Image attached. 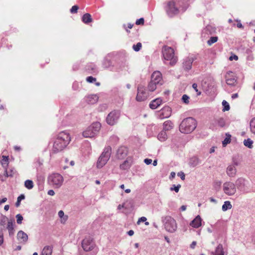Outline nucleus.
<instances>
[{
    "mask_svg": "<svg viewBox=\"0 0 255 255\" xmlns=\"http://www.w3.org/2000/svg\"><path fill=\"white\" fill-rule=\"evenodd\" d=\"M186 9V7L181 6L179 2L175 1H169L165 7V10L169 17H172L180 12L183 13Z\"/></svg>",
    "mask_w": 255,
    "mask_h": 255,
    "instance_id": "3",
    "label": "nucleus"
},
{
    "mask_svg": "<svg viewBox=\"0 0 255 255\" xmlns=\"http://www.w3.org/2000/svg\"><path fill=\"white\" fill-rule=\"evenodd\" d=\"M173 128V124L171 121L168 120L163 123V130L168 131Z\"/></svg>",
    "mask_w": 255,
    "mask_h": 255,
    "instance_id": "29",
    "label": "nucleus"
},
{
    "mask_svg": "<svg viewBox=\"0 0 255 255\" xmlns=\"http://www.w3.org/2000/svg\"><path fill=\"white\" fill-rule=\"evenodd\" d=\"M197 122L192 117H188L182 120L179 125V130L181 133L188 134L195 130L197 127Z\"/></svg>",
    "mask_w": 255,
    "mask_h": 255,
    "instance_id": "2",
    "label": "nucleus"
},
{
    "mask_svg": "<svg viewBox=\"0 0 255 255\" xmlns=\"http://www.w3.org/2000/svg\"><path fill=\"white\" fill-rule=\"evenodd\" d=\"M253 141L249 138H248L247 139H245L244 140V144L245 145V146L249 148H253Z\"/></svg>",
    "mask_w": 255,
    "mask_h": 255,
    "instance_id": "37",
    "label": "nucleus"
},
{
    "mask_svg": "<svg viewBox=\"0 0 255 255\" xmlns=\"http://www.w3.org/2000/svg\"><path fill=\"white\" fill-rule=\"evenodd\" d=\"M102 66L104 69H111L112 67V62L109 55L106 56L102 62Z\"/></svg>",
    "mask_w": 255,
    "mask_h": 255,
    "instance_id": "23",
    "label": "nucleus"
},
{
    "mask_svg": "<svg viewBox=\"0 0 255 255\" xmlns=\"http://www.w3.org/2000/svg\"><path fill=\"white\" fill-rule=\"evenodd\" d=\"M63 180V176L59 173H53L49 175L48 178L49 184L57 188L61 186Z\"/></svg>",
    "mask_w": 255,
    "mask_h": 255,
    "instance_id": "7",
    "label": "nucleus"
},
{
    "mask_svg": "<svg viewBox=\"0 0 255 255\" xmlns=\"http://www.w3.org/2000/svg\"><path fill=\"white\" fill-rule=\"evenodd\" d=\"M129 153L127 146L122 145L118 147L116 151V157L119 160H123L127 157Z\"/></svg>",
    "mask_w": 255,
    "mask_h": 255,
    "instance_id": "15",
    "label": "nucleus"
},
{
    "mask_svg": "<svg viewBox=\"0 0 255 255\" xmlns=\"http://www.w3.org/2000/svg\"><path fill=\"white\" fill-rule=\"evenodd\" d=\"M149 96V93L147 91L145 88L139 85L137 87V93L136 97V100L138 102H142L146 100Z\"/></svg>",
    "mask_w": 255,
    "mask_h": 255,
    "instance_id": "11",
    "label": "nucleus"
},
{
    "mask_svg": "<svg viewBox=\"0 0 255 255\" xmlns=\"http://www.w3.org/2000/svg\"><path fill=\"white\" fill-rule=\"evenodd\" d=\"M236 186L241 192H249L250 190L249 182L243 178H239L236 181Z\"/></svg>",
    "mask_w": 255,
    "mask_h": 255,
    "instance_id": "10",
    "label": "nucleus"
},
{
    "mask_svg": "<svg viewBox=\"0 0 255 255\" xmlns=\"http://www.w3.org/2000/svg\"><path fill=\"white\" fill-rule=\"evenodd\" d=\"M78 8H79L78 6H77L76 5H73L72 7V8L70 9V12L72 13H76L77 12V10H78Z\"/></svg>",
    "mask_w": 255,
    "mask_h": 255,
    "instance_id": "57",
    "label": "nucleus"
},
{
    "mask_svg": "<svg viewBox=\"0 0 255 255\" xmlns=\"http://www.w3.org/2000/svg\"><path fill=\"white\" fill-rule=\"evenodd\" d=\"M110 141L114 144H117L119 141V137L117 135H112L110 138Z\"/></svg>",
    "mask_w": 255,
    "mask_h": 255,
    "instance_id": "51",
    "label": "nucleus"
},
{
    "mask_svg": "<svg viewBox=\"0 0 255 255\" xmlns=\"http://www.w3.org/2000/svg\"><path fill=\"white\" fill-rule=\"evenodd\" d=\"M101 127V125L100 123H93L83 132V136L86 138H91L95 136L99 131Z\"/></svg>",
    "mask_w": 255,
    "mask_h": 255,
    "instance_id": "6",
    "label": "nucleus"
},
{
    "mask_svg": "<svg viewBox=\"0 0 255 255\" xmlns=\"http://www.w3.org/2000/svg\"><path fill=\"white\" fill-rule=\"evenodd\" d=\"M200 163L199 158L196 156L192 157L190 159L189 164L190 166L195 167Z\"/></svg>",
    "mask_w": 255,
    "mask_h": 255,
    "instance_id": "30",
    "label": "nucleus"
},
{
    "mask_svg": "<svg viewBox=\"0 0 255 255\" xmlns=\"http://www.w3.org/2000/svg\"><path fill=\"white\" fill-rule=\"evenodd\" d=\"M17 239L21 244H25L28 239V235L22 230L19 231L17 234Z\"/></svg>",
    "mask_w": 255,
    "mask_h": 255,
    "instance_id": "18",
    "label": "nucleus"
},
{
    "mask_svg": "<svg viewBox=\"0 0 255 255\" xmlns=\"http://www.w3.org/2000/svg\"><path fill=\"white\" fill-rule=\"evenodd\" d=\"M112 150V147L110 145L104 148L97 162L98 168H102L107 163L111 157Z\"/></svg>",
    "mask_w": 255,
    "mask_h": 255,
    "instance_id": "4",
    "label": "nucleus"
},
{
    "mask_svg": "<svg viewBox=\"0 0 255 255\" xmlns=\"http://www.w3.org/2000/svg\"><path fill=\"white\" fill-rule=\"evenodd\" d=\"M192 88L194 89V90L197 93V96H199V95H201V91L198 90V85H197V84L196 83L193 84Z\"/></svg>",
    "mask_w": 255,
    "mask_h": 255,
    "instance_id": "54",
    "label": "nucleus"
},
{
    "mask_svg": "<svg viewBox=\"0 0 255 255\" xmlns=\"http://www.w3.org/2000/svg\"><path fill=\"white\" fill-rule=\"evenodd\" d=\"M8 156L3 155L2 156V160L1 161V164L3 167H4V164L6 165V166H7L8 164Z\"/></svg>",
    "mask_w": 255,
    "mask_h": 255,
    "instance_id": "52",
    "label": "nucleus"
},
{
    "mask_svg": "<svg viewBox=\"0 0 255 255\" xmlns=\"http://www.w3.org/2000/svg\"><path fill=\"white\" fill-rule=\"evenodd\" d=\"M226 138L222 141L223 146H226L228 143H230L231 142V135L229 133H226Z\"/></svg>",
    "mask_w": 255,
    "mask_h": 255,
    "instance_id": "41",
    "label": "nucleus"
},
{
    "mask_svg": "<svg viewBox=\"0 0 255 255\" xmlns=\"http://www.w3.org/2000/svg\"><path fill=\"white\" fill-rule=\"evenodd\" d=\"M180 187H181V185L180 184H178L177 186H176L175 185H173V187L170 188V190L171 191H175V192L177 193V192H178Z\"/></svg>",
    "mask_w": 255,
    "mask_h": 255,
    "instance_id": "55",
    "label": "nucleus"
},
{
    "mask_svg": "<svg viewBox=\"0 0 255 255\" xmlns=\"http://www.w3.org/2000/svg\"><path fill=\"white\" fill-rule=\"evenodd\" d=\"M218 40V36H211L210 39L207 41V44L209 46L212 45L213 44L216 42Z\"/></svg>",
    "mask_w": 255,
    "mask_h": 255,
    "instance_id": "42",
    "label": "nucleus"
},
{
    "mask_svg": "<svg viewBox=\"0 0 255 255\" xmlns=\"http://www.w3.org/2000/svg\"><path fill=\"white\" fill-rule=\"evenodd\" d=\"M225 126V120L223 118H218L214 119L210 122L209 128L213 130H216L218 128H223Z\"/></svg>",
    "mask_w": 255,
    "mask_h": 255,
    "instance_id": "13",
    "label": "nucleus"
},
{
    "mask_svg": "<svg viewBox=\"0 0 255 255\" xmlns=\"http://www.w3.org/2000/svg\"><path fill=\"white\" fill-rule=\"evenodd\" d=\"M162 75L161 73L157 71L154 72L151 76V81L156 83L159 85H161L162 84Z\"/></svg>",
    "mask_w": 255,
    "mask_h": 255,
    "instance_id": "19",
    "label": "nucleus"
},
{
    "mask_svg": "<svg viewBox=\"0 0 255 255\" xmlns=\"http://www.w3.org/2000/svg\"><path fill=\"white\" fill-rule=\"evenodd\" d=\"M120 116V111L113 110L108 115L106 118V122L109 125L114 126L118 122Z\"/></svg>",
    "mask_w": 255,
    "mask_h": 255,
    "instance_id": "9",
    "label": "nucleus"
},
{
    "mask_svg": "<svg viewBox=\"0 0 255 255\" xmlns=\"http://www.w3.org/2000/svg\"><path fill=\"white\" fill-rule=\"evenodd\" d=\"M162 56L165 60L170 61L169 64L171 66L174 65L177 61V57L174 56V51L171 47L164 46L163 47Z\"/></svg>",
    "mask_w": 255,
    "mask_h": 255,
    "instance_id": "5",
    "label": "nucleus"
},
{
    "mask_svg": "<svg viewBox=\"0 0 255 255\" xmlns=\"http://www.w3.org/2000/svg\"><path fill=\"white\" fill-rule=\"evenodd\" d=\"M152 159H149V158H145L144 160V162L146 164V165H149L151 163H152Z\"/></svg>",
    "mask_w": 255,
    "mask_h": 255,
    "instance_id": "64",
    "label": "nucleus"
},
{
    "mask_svg": "<svg viewBox=\"0 0 255 255\" xmlns=\"http://www.w3.org/2000/svg\"><path fill=\"white\" fill-rule=\"evenodd\" d=\"M216 33V28L210 24L207 25L202 31L201 36L204 39L208 38L210 36Z\"/></svg>",
    "mask_w": 255,
    "mask_h": 255,
    "instance_id": "16",
    "label": "nucleus"
},
{
    "mask_svg": "<svg viewBox=\"0 0 255 255\" xmlns=\"http://www.w3.org/2000/svg\"><path fill=\"white\" fill-rule=\"evenodd\" d=\"M15 172V170L14 169H11L9 171H7L6 169L4 171V175L6 177H12Z\"/></svg>",
    "mask_w": 255,
    "mask_h": 255,
    "instance_id": "44",
    "label": "nucleus"
},
{
    "mask_svg": "<svg viewBox=\"0 0 255 255\" xmlns=\"http://www.w3.org/2000/svg\"><path fill=\"white\" fill-rule=\"evenodd\" d=\"M142 47V44L140 42H138L136 44H134L132 46V48L135 52H138L140 50Z\"/></svg>",
    "mask_w": 255,
    "mask_h": 255,
    "instance_id": "50",
    "label": "nucleus"
},
{
    "mask_svg": "<svg viewBox=\"0 0 255 255\" xmlns=\"http://www.w3.org/2000/svg\"><path fill=\"white\" fill-rule=\"evenodd\" d=\"M8 219L5 216H2L0 220V226H5L7 223H8V221H9Z\"/></svg>",
    "mask_w": 255,
    "mask_h": 255,
    "instance_id": "46",
    "label": "nucleus"
},
{
    "mask_svg": "<svg viewBox=\"0 0 255 255\" xmlns=\"http://www.w3.org/2000/svg\"><path fill=\"white\" fill-rule=\"evenodd\" d=\"M236 83V79L235 78H227L226 79V83L231 86L235 85Z\"/></svg>",
    "mask_w": 255,
    "mask_h": 255,
    "instance_id": "47",
    "label": "nucleus"
},
{
    "mask_svg": "<svg viewBox=\"0 0 255 255\" xmlns=\"http://www.w3.org/2000/svg\"><path fill=\"white\" fill-rule=\"evenodd\" d=\"M70 140V136L67 132L63 131L59 132L54 141L50 156L62 151L69 143Z\"/></svg>",
    "mask_w": 255,
    "mask_h": 255,
    "instance_id": "1",
    "label": "nucleus"
},
{
    "mask_svg": "<svg viewBox=\"0 0 255 255\" xmlns=\"http://www.w3.org/2000/svg\"><path fill=\"white\" fill-rule=\"evenodd\" d=\"M86 81L90 83H93L96 81V78L92 77V76H89L87 77Z\"/></svg>",
    "mask_w": 255,
    "mask_h": 255,
    "instance_id": "58",
    "label": "nucleus"
},
{
    "mask_svg": "<svg viewBox=\"0 0 255 255\" xmlns=\"http://www.w3.org/2000/svg\"><path fill=\"white\" fill-rule=\"evenodd\" d=\"M159 85L155 82H153L150 80L148 83L147 86V89L148 92H153L157 88V86Z\"/></svg>",
    "mask_w": 255,
    "mask_h": 255,
    "instance_id": "34",
    "label": "nucleus"
},
{
    "mask_svg": "<svg viewBox=\"0 0 255 255\" xmlns=\"http://www.w3.org/2000/svg\"><path fill=\"white\" fill-rule=\"evenodd\" d=\"M167 138V135L166 131L163 130H161L157 135V138L160 141H164Z\"/></svg>",
    "mask_w": 255,
    "mask_h": 255,
    "instance_id": "31",
    "label": "nucleus"
},
{
    "mask_svg": "<svg viewBox=\"0 0 255 255\" xmlns=\"http://www.w3.org/2000/svg\"><path fill=\"white\" fill-rule=\"evenodd\" d=\"M131 166V163H130L129 160L128 158L125 160L122 164L120 165V168L121 170H128V169Z\"/></svg>",
    "mask_w": 255,
    "mask_h": 255,
    "instance_id": "28",
    "label": "nucleus"
},
{
    "mask_svg": "<svg viewBox=\"0 0 255 255\" xmlns=\"http://www.w3.org/2000/svg\"><path fill=\"white\" fill-rule=\"evenodd\" d=\"M144 21V20L143 18H140L139 19L136 20L135 24L136 25L143 24Z\"/></svg>",
    "mask_w": 255,
    "mask_h": 255,
    "instance_id": "59",
    "label": "nucleus"
},
{
    "mask_svg": "<svg viewBox=\"0 0 255 255\" xmlns=\"http://www.w3.org/2000/svg\"><path fill=\"white\" fill-rule=\"evenodd\" d=\"M16 218L17 223L18 224H21L22 223V221L23 219L22 216L21 214H18L16 215Z\"/></svg>",
    "mask_w": 255,
    "mask_h": 255,
    "instance_id": "53",
    "label": "nucleus"
},
{
    "mask_svg": "<svg viewBox=\"0 0 255 255\" xmlns=\"http://www.w3.org/2000/svg\"><path fill=\"white\" fill-rule=\"evenodd\" d=\"M24 186L27 189L30 190L33 188L34 185L31 180H26L24 182Z\"/></svg>",
    "mask_w": 255,
    "mask_h": 255,
    "instance_id": "38",
    "label": "nucleus"
},
{
    "mask_svg": "<svg viewBox=\"0 0 255 255\" xmlns=\"http://www.w3.org/2000/svg\"><path fill=\"white\" fill-rule=\"evenodd\" d=\"M92 18L91 17V15L89 13H85L82 16V21L88 24L89 23L92 22Z\"/></svg>",
    "mask_w": 255,
    "mask_h": 255,
    "instance_id": "32",
    "label": "nucleus"
},
{
    "mask_svg": "<svg viewBox=\"0 0 255 255\" xmlns=\"http://www.w3.org/2000/svg\"><path fill=\"white\" fill-rule=\"evenodd\" d=\"M14 220L11 219L8 221V223L7 224L6 229L7 230H11L14 229Z\"/></svg>",
    "mask_w": 255,
    "mask_h": 255,
    "instance_id": "45",
    "label": "nucleus"
},
{
    "mask_svg": "<svg viewBox=\"0 0 255 255\" xmlns=\"http://www.w3.org/2000/svg\"><path fill=\"white\" fill-rule=\"evenodd\" d=\"M165 230L170 233L174 232L177 229L176 221L170 216H166L163 221Z\"/></svg>",
    "mask_w": 255,
    "mask_h": 255,
    "instance_id": "8",
    "label": "nucleus"
},
{
    "mask_svg": "<svg viewBox=\"0 0 255 255\" xmlns=\"http://www.w3.org/2000/svg\"><path fill=\"white\" fill-rule=\"evenodd\" d=\"M231 165H234V167H236V166H238L239 165V162L237 159L233 158V162L232 164H231Z\"/></svg>",
    "mask_w": 255,
    "mask_h": 255,
    "instance_id": "63",
    "label": "nucleus"
},
{
    "mask_svg": "<svg viewBox=\"0 0 255 255\" xmlns=\"http://www.w3.org/2000/svg\"><path fill=\"white\" fill-rule=\"evenodd\" d=\"M222 105L223 106V111H228L230 110V105L229 103L225 100L222 102Z\"/></svg>",
    "mask_w": 255,
    "mask_h": 255,
    "instance_id": "48",
    "label": "nucleus"
},
{
    "mask_svg": "<svg viewBox=\"0 0 255 255\" xmlns=\"http://www.w3.org/2000/svg\"><path fill=\"white\" fill-rule=\"evenodd\" d=\"M211 255H224L223 246L219 244L216 248L215 252H212Z\"/></svg>",
    "mask_w": 255,
    "mask_h": 255,
    "instance_id": "27",
    "label": "nucleus"
},
{
    "mask_svg": "<svg viewBox=\"0 0 255 255\" xmlns=\"http://www.w3.org/2000/svg\"><path fill=\"white\" fill-rule=\"evenodd\" d=\"M223 189L224 193L229 196L233 195L236 192V185L231 182H226L223 184Z\"/></svg>",
    "mask_w": 255,
    "mask_h": 255,
    "instance_id": "14",
    "label": "nucleus"
},
{
    "mask_svg": "<svg viewBox=\"0 0 255 255\" xmlns=\"http://www.w3.org/2000/svg\"><path fill=\"white\" fill-rule=\"evenodd\" d=\"M162 101V100L161 98H156L150 102L149 107L151 109H156L161 104Z\"/></svg>",
    "mask_w": 255,
    "mask_h": 255,
    "instance_id": "26",
    "label": "nucleus"
},
{
    "mask_svg": "<svg viewBox=\"0 0 255 255\" xmlns=\"http://www.w3.org/2000/svg\"><path fill=\"white\" fill-rule=\"evenodd\" d=\"M86 70L90 74H95L98 71L96 65L94 63H89L85 67Z\"/></svg>",
    "mask_w": 255,
    "mask_h": 255,
    "instance_id": "21",
    "label": "nucleus"
},
{
    "mask_svg": "<svg viewBox=\"0 0 255 255\" xmlns=\"http://www.w3.org/2000/svg\"><path fill=\"white\" fill-rule=\"evenodd\" d=\"M146 220H147V219H146V217H140V218H139L138 219V220L137 223L138 224H139L140 222H145L146 221Z\"/></svg>",
    "mask_w": 255,
    "mask_h": 255,
    "instance_id": "61",
    "label": "nucleus"
},
{
    "mask_svg": "<svg viewBox=\"0 0 255 255\" xmlns=\"http://www.w3.org/2000/svg\"><path fill=\"white\" fill-rule=\"evenodd\" d=\"M45 178L42 175H37V184L38 186H43V184L44 182Z\"/></svg>",
    "mask_w": 255,
    "mask_h": 255,
    "instance_id": "40",
    "label": "nucleus"
},
{
    "mask_svg": "<svg viewBox=\"0 0 255 255\" xmlns=\"http://www.w3.org/2000/svg\"><path fill=\"white\" fill-rule=\"evenodd\" d=\"M195 58L193 57H188L184 58L182 62V68L186 71L188 72L192 68V63Z\"/></svg>",
    "mask_w": 255,
    "mask_h": 255,
    "instance_id": "17",
    "label": "nucleus"
},
{
    "mask_svg": "<svg viewBox=\"0 0 255 255\" xmlns=\"http://www.w3.org/2000/svg\"><path fill=\"white\" fill-rule=\"evenodd\" d=\"M202 219L199 215L192 220L190 223V225L194 228H198L201 226Z\"/></svg>",
    "mask_w": 255,
    "mask_h": 255,
    "instance_id": "25",
    "label": "nucleus"
},
{
    "mask_svg": "<svg viewBox=\"0 0 255 255\" xmlns=\"http://www.w3.org/2000/svg\"><path fill=\"white\" fill-rule=\"evenodd\" d=\"M171 109L168 106L163 108L160 113V118L165 119L169 118L171 115Z\"/></svg>",
    "mask_w": 255,
    "mask_h": 255,
    "instance_id": "20",
    "label": "nucleus"
},
{
    "mask_svg": "<svg viewBox=\"0 0 255 255\" xmlns=\"http://www.w3.org/2000/svg\"><path fill=\"white\" fill-rule=\"evenodd\" d=\"M232 207V205L231 202L229 201H226L224 202L222 206V209L223 211H226L228 210L231 209Z\"/></svg>",
    "mask_w": 255,
    "mask_h": 255,
    "instance_id": "36",
    "label": "nucleus"
},
{
    "mask_svg": "<svg viewBox=\"0 0 255 255\" xmlns=\"http://www.w3.org/2000/svg\"><path fill=\"white\" fill-rule=\"evenodd\" d=\"M227 174L230 177H234L236 176L237 169L234 165H229L226 169Z\"/></svg>",
    "mask_w": 255,
    "mask_h": 255,
    "instance_id": "22",
    "label": "nucleus"
},
{
    "mask_svg": "<svg viewBox=\"0 0 255 255\" xmlns=\"http://www.w3.org/2000/svg\"><path fill=\"white\" fill-rule=\"evenodd\" d=\"M156 129V128L155 127L153 126H148L147 127V129H146V131H147V135L150 137V136H152L153 134V130H155Z\"/></svg>",
    "mask_w": 255,
    "mask_h": 255,
    "instance_id": "39",
    "label": "nucleus"
},
{
    "mask_svg": "<svg viewBox=\"0 0 255 255\" xmlns=\"http://www.w3.org/2000/svg\"><path fill=\"white\" fill-rule=\"evenodd\" d=\"M250 130L252 133L255 134V118H254L250 122Z\"/></svg>",
    "mask_w": 255,
    "mask_h": 255,
    "instance_id": "43",
    "label": "nucleus"
},
{
    "mask_svg": "<svg viewBox=\"0 0 255 255\" xmlns=\"http://www.w3.org/2000/svg\"><path fill=\"white\" fill-rule=\"evenodd\" d=\"M99 99L98 96L96 94L90 95L86 98V101L89 104H94L96 103Z\"/></svg>",
    "mask_w": 255,
    "mask_h": 255,
    "instance_id": "24",
    "label": "nucleus"
},
{
    "mask_svg": "<svg viewBox=\"0 0 255 255\" xmlns=\"http://www.w3.org/2000/svg\"><path fill=\"white\" fill-rule=\"evenodd\" d=\"M82 247L85 251L88 252L95 249L96 245L93 238L88 237L82 241Z\"/></svg>",
    "mask_w": 255,
    "mask_h": 255,
    "instance_id": "12",
    "label": "nucleus"
},
{
    "mask_svg": "<svg viewBox=\"0 0 255 255\" xmlns=\"http://www.w3.org/2000/svg\"><path fill=\"white\" fill-rule=\"evenodd\" d=\"M58 216L61 219V223L64 224L68 219V216L64 215V213L62 210L58 212Z\"/></svg>",
    "mask_w": 255,
    "mask_h": 255,
    "instance_id": "35",
    "label": "nucleus"
},
{
    "mask_svg": "<svg viewBox=\"0 0 255 255\" xmlns=\"http://www.w3.org/2000/svg\"><path fill=\"white\" fill-rule=\"evenodd\" d=\"M52 247L50 246H45L41 253V255H51L52 254Z\"/></svg>",
    "mask_w": 255,
    "mask_h": 255,
    "instance_id": "33",
    "label": "nucleus"
},
{
    "mask_svg": "<svg viewBox=\"0 0 255 255\" xmlns=\"http://www.w3.org/2000/svg\"><path fill=\"white\" fill-rule=\"evenodd\" d=\"M178 176H180L181 179L182 180H185V174L183 172H179L178 173Z\"/></svg>",
    "mask_w": 255,
    "mask_h": 255,
    "instance_id": "62",
    "label": "nucleus"
},
{
    "mask_svg": "<svg viewBox=\"0 0 255 255\" xmlns=\"http://www.w3.org/2000/svg\"><path fill=\"white\" fill-rule=\"evenodd\" d=\"M189 97L187 95H183L182 96V100L184 103H185V104L189 103Z\"/></svg>",
    "mask_w": 255,
    "mask_h": 255,
    "instance_id": "56",
    "label": "nucleus"
},
{
    "mask_svg": "<svg viewBox=\"0 0 255 255\" xmlns=\"http://www.w3.org/2000/svg\"><path fill=\"white\" fill-rule=\"evenodd\" d=\"M24 198H25V196H24V194H21L20 195H19L17 197V201H16V203H15V206L16 207H19V205H20L21 201L22 200L24 199Z\"/></svg>",
    "mask_w": 255,
    "mask_h": 255,
    "instance_id": "49",
    "label": "nucleus"
},
{
    "mask_svg": "<svg viewBox=\"0 0 255 255\" xmlns=\"http://www.w3.org/2000/svg\"><path fill=\"white\" fill-rule=\"evenodd\" d=\"M72 88L74 90H77L79 89V83L77 82L73 83L72 85Z\"/></svg>",
    "mask_w": 255,
    "mask_h": 255,
    "instance_id": "60",
    "label": "nucleus"
}]
</instances>
